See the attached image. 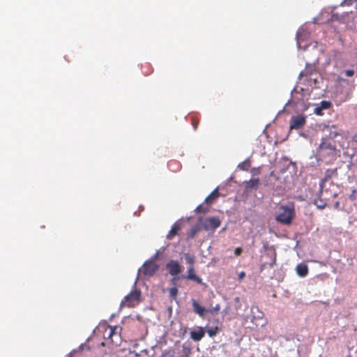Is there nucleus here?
I'll return each mask as SVG.
<instances>
[{"label":"nucleus","mask_w":357,"mask_h":357,"mask_svg":"<svg viewBox=\"0 0 357 357\" xmlns=\"http://www.w3.org/2000/svg\"><path fill=\"white\" fill-rule=\"evenodd\" d=\"M295 217V208L293 203L284 206L281 205L278 207V214L275 216V220L283 225H291Z\"/></svg>","instance_id":"obj_1"},{"label":"nucleus","mask_w":357,"mask_h":357,"mask_svg":"<svg viewBox=\"0 0 357 357\" xmlns=\"http://www.w3.org/2000/svg\"><path fill=\"white\" fill-rule=\"evenodd\" d=\"M141 291L139 289H132L121 303V307H134L140 302Z\"/></svg>","instance_id":"obj_2"},{"label":"nucleus","mask_w":357,"mask_h":357,"mask_svg":"<svg viewBox=\"0 0 357 357\" xmlns=\"http://www.w3.org/2000/svg\"><path fill=\"white\" fill-rule=\"evenodd\" d=\"M220 220L218 217H211L203 220L201 225L205 231H213L220 225Z\"/></svg>","instance_id":"obj_3"},{"label":"nucleus","mask_w":357,"mask_h":357,"mask_svg":"<svg viewBox=\"0 0 357 357\" xmlns=\"http://www.w3.org/2000/svg\"><path fill=\"white\" fill-rule=\"evenodd\" d=\"M166 268L171 275L176 276L183 271V266L178 261L171 259L166 264Z\"/></svg>","instance_id":"obj_4"},{"label":"nucleus","mask_w":357,"mask_h":357,"mask_svg":"<svg viewBox=\"0 0 357 357\" xmlns=\"http://www.w3.org/2000/svg\"><path fill=\"white\" fill-rule=\"evenodd\" d=\"M159 266L153 261H146L142 269V272L144 275L147 276H151L158 270Z\"/></svg>","instance_id":"obj_5"},{"label":"nucleus","mask_w":357,"mask_h":357,"mask_svg":"<svg viewBox=\"0 0 357 357\" xmlns=\"http://www.w3.org/2000/svg\"><path fill=\"white\" fill-rule=\"evenodd\" d=\"M306 122V118L303 115L293 116L290 120V129L298 130L302 128Z\"/></svg>","instance_id":"obj_6"},{"label":"nucleus","mask_w":357,"mask_h":357,"mask_svg":"<svg viewBox=\"0 0 357 357\" xmlns=\"http://www.w3.org/2000/svg\"><path fill=\"white\" fill-rule=\"evenodd\" d=\"M188 274L185 277V279L192 280L197 284H202V279L195 274V270L194 266H188Z\"/></svg>","instance_id":"obj_7"},{"label":"nucleus","mask_w":357,"mask_h":357,"mask_svg":"<svg viewBox=\"0 0 357 357\" xmlns=\"http://www.w3.org/2000/svg\"><path fill=\"white\" fill-rule=\"evenodd\" d=\"M205 331L203 327L199 326L197 327V329H195L190 332V337L195 342L200 341L204 336Z\"/></svg>","instance_id":"obj_8"},{"label":"nucleus","mask_w":357,"mask_h":357,"mask_svg":"<svg viewBox=\"0 0 357 357\" xmlns=\"http://www.w3.org/2000/svg\"><path fill=\"white\" fill-rule=\"evenodd\" d=\"M260 184V180L259 178H252L249 181H244L245 190H250L252 189L257 190Z\"/></svg>","instance_id":"obj_9"},{"label":"nucleus","mask_w":357,"mask_h":357,"mask_svg":"<svg viewBox=\"0 0 357 357\" xmlns=\"http://www.w3.org/2000/svg\"><path fill=\"white\" fill-rule=\"evenodd\" d=\"M337 176V169H328L325 172V176L321 181L320 186L322 188L325 182H326L328 179L336 177Z\"/></svg>","instance_id":"obj_10"},{"label":"nucleus","mask_w":357,"mask_h":357,"mask_svg":"<svg viewBox=\"0 0 357 357\" xmlns=\"http://www.w3.org/2000/svg\"><path fill=\"white\" fill-rule=\"evenodd\" d=\"M109 331L108 334L107 338L111 340V342L112 343L117 344V340L120 339V335H119V332L117 331L119 329V327L117 326H109Z\"/></svg>","instance_id":"obj_11"},{"label":"nucleus","mask_w":357,"mask_h":357,"mask_svg":"<svg viewBox=\"0 0 357 357\" xmlns=\"http://www.w3.org/2000/svg\"><path fill=\"white\" fill-rule=\"evenodd\" d=\"M192 305L193 307V310L195 313L199 314V317H203L204 316L205 312H206V310L201 306L195 300L192 301Z\"/></svg>","instance_id":"obj_12"},{"label":"nucleus","mask_w":357,"mask_h":357,"mask_svg":"<svg viewBox=\"0 0 357 357\" xmlns=\"http://www.w3.org/2000/svg\"><path fill=\"white\" fill-rule=\"evenodd\" d=\"M296 271L300 277H305L308 273V267L305 264H299L297 265Z\"/></svg>","instance_id":"obj_13"},{"label":"nucleus","mask_w":357,"mask_h":357,"mask_svg":"<svg viewBox=\"0 0 357 357\" xmlns=\"http://www.w3.org/2000/svg\"><path fill=\"white\" fill-rule=\"evenodd\" d=\"M328 149L331 151H335V148L328 140H323L319 146V152Z\"/></svg>","instance_id":"obj_14"},{"label":"nucleus","mask_w":357,"mask_h":357,"mask_svg":"<svg viewBox=\"0 0 357 357\" xmlns=\"http://www.w3.org/2000/svg\"><path fill=\"white\" fill-rule=\"evenodd\" d=\"M218 196L219 192L218 190L216 188L209 195H208L206 197L204 202L207 204H211L214 202V200H215L218 197Z\"/></svg>","instance_id":"obj_15"},{"label":"nucleus","mask_w":357,"mask_h":357,"mask_svg":"<svg viewBox=\"0 0 357 357\" xmlns=\"http://www.w3.org/2000/svg\"><path fill=\"white\" fill-rule=\"evenodd\" d=\"M181 229V225L178 223H174L169 231L167 238L171 239L172 237L176 236L178 231Z\"/></svg>","instance_id":"obj_16"},{"label":"nucleus","mask_w":357,"mask_h":357,"mask_svg":"<svg viewBox=\"0 0 357 357\" xmlns=\"http://www.w3.org/2000/svg\"><path fill=\"white\" fill-rule=\"evenodd\" d=\"M201 225H197L194 227H192L187 233V236L188 238H192L195 234L201 230L202 229Z\"/></svg>","instance_id":"obj_17"},{"label":"nucleus","mask_w":357,"mask_h":357,"mask_svg":"<svg viewBox=\"0 0 357 357\" xmlns=\"http://www.w3.org/2000/svg\"><path fill=\"white\" fill-rule=\"evenodd\" d=\"M160 357H176V352L173 349L164 350Z\"/></svg>","instance_id":"obj_18"},{"label":"nucleus","mask_w":357,"mask_h":357,"mask_svg":"<svg viewBox=\"0 0 357 357\" xmlns=\"http://www.w3.org/2000/svg\"><path fill=\"white\" fill-rule=\"evenodd\" d=\"M184 257H185V259L187 264H189V266H194L195 257L193 255H191L188 253H185Z\"/></svg>","instance_id":"obj_19"},{"label":"nucleus","mask_w":357,"mask_h":357,"mask_svg":"<svg viewBox=\"0 0 357 357\" xmlns=\"http://www.w3.org/2000/svg\"><path fill=\"white\" fill-rule=\"evenodd\" d=\"M314 204L319 209H324L326 206V203L320 198L315 199Z\"/></svg>","instance_id":"obj_20"},{"label":"nucleus","mask_w":357,"mask_h":357,"mask_svg":"<svg viewBox=\"0 0 357 357\" xmlns=\"http://www.w3.org/2000/svg\"><path fill=\"white\" fill-rule=\"evenodd\" d=\"M250 167V162L249 160H245L244 162L238 165V168L244 171H248Z\"/></svg>","instance_id":"obj_21"},{"label":"nucleus","mask_w":357,"mask_h":357,"mask_svg":"<svg viewBox=\"0 0 357 357\" xmlns=\"http://www.w3.org/2000/svg\"><path fill=\"white\" fill-rule=\"evenodd\" d=\"M331 105L332 104L330 101L323 100L321 102L319 107L320 109H329L331 107Z\"/></svg>","instance_id":"obj_22"},{"label":"nucleus","mask_w":357,"mask_h":357,"mask_svg":"<svg viewBox=\"0 0 357 357\" xmlns=\"http://www.w3.org/2000/svg\"><path fill=\"white\" fill-rule=\"evenodd\" d=\"M219 329L218 327L215 328H211L207 330V333L211 337H213L216 335V334L218 333Z\"/></svg>","instance_id":"obj_23"},{"label":"nucleus","mask_w":357,"mask_h":357,"mask_svg":"<svg viewBox=\"0 0 357 357\" xmlns=\"http://www.w3.org/2000/svg\"><path fill=\"white\" fill-rule=\"evenodd\" d=\"M178 290L176 287H172L169 289V296L172 298H176L177 294H178Z\"/></svg>","instance_id":"obj_24"},{"label":"nucleus","mask_w":357,"mask_h":357,"mask_svg":"<svg viewBox=\"0 0 357 357\" xmlns=\"http://www.w3.org/2000/svg\"><path fill=\"white\" fill-rule=\"evenodd\" d=\"M220 310V304H216L215 307H213L211 310H208V312H209L211 314H217Z\"/></svg>","instance_id":"obj_25"},{"label":"nucleus","mask_w":357,"mask_h":357,"mask_svg":"<svg viewBox=\"0 0 357 357\" xmlns=\"http://www.w3.org/2000/svg\"><path fill=\"white\" fill-rule=\"evenodd\" d=\"M357 0H344L341 3H340V6H351L354 2H356Z\"/></svg>","instance_id":"obj_26"},{"label":"nucleus","mask_w":357,"mask_h":357,"mask_svg":"<svg viewBox=\"0 0 357 357\" xmlns=\"http://www.w3.org/2000/svg\"><path fill=\"white\" fill-rule=\"evenodd\" d=\"M190 354H191L190 349L184 348L183 351V354L180 356V357H190Z\"/></svg>","instance_id":"obj_27"},{"label":"nucleus","mask_w":357,"mask_h":357,"mask_svg":"<svg viewBox=\"0 0 357 357\" xmlns=\"http://www.w3.org/2000/svg\"><path fill=\"white\" fill-rule=\"evenodd\" d=\"M208 209L207 208H204L202 205H199L196 208H195V211L197 213H206L208 212Z\"/></svg>","instance_id":"obj_28"},{"label":"nucleus","mask_w":357,"mask_h":357,"mask_svg":"<svg viewBox=\"0 0 357 357\" xmlns=\"http://www.w3.org/2000/svg\"><path fill=\"white\" fill-rule=\"evenodd\" d=\"M356 197H357V190L354 189L352 191H351V195H349V199L352 201L356 199Z\"/></svg>","instance_id":"obj_29"},{"label":"nucleus","mask_w":357,"mask_h":357,"mask_svg":"<svg viewBox=\"0 0 357 357\" xmlns=\"http://www.w3.org/2000/svg\"><path fill=\"white\" fill-rule=\"evenodd\" d=\"M261 173V170H260V168H252L251 169V174L253 175V176H256V175H259Z\"/></svg>","instance_id":"obj_30"},{"label":"nucleus","mask_w":357,"mask_h":357,"mask_svg":"<svg viewBox=\"0 0 357 357\" xmlns=\"http://www.w3.org/2000/svg\"><path fill=\"white\" fill-rule=\"evenodd\" d=\"M344 73L347 77H352L354 75V70L352 69L347 70Z\"/></svg>","instance_id":"obj_31"},{"label":"nucleus","mask_w":357,"mask_h":357,"mask_svg":"<svg viewBox=\"0 0 357 357\" xmlns=\"http://www.w3.org/2000/svg\"><path fill=\"white\" fill-rule=\"evenodd\" d=\"M242 251H243L242 248H241V247H238V248H236L235 249V250H234V254H235V255H236V256H239V255H241Z\"/></svg>","instance_id":"obj_32"},{"label":"nucleus","mask_w":357,"mask_h":357,"mask_svg":"<svg viewBox=\"0 0 357 357\" xmlns=\"http://www.w3.org/2000/svg\"><path fill=\"white\" fill-rule=\"evenodd\" d=\"M322 109H320V107H317L315 109H314V113L317 115H322L323 113H322Z\"/></svg>","instance_id":"obj_33"},{"label":"nucleus","mask_w":357,"mask_h":357,"mask_svg":"<svg viewBox=\"0 0 357 357\" xmlns=\"http://www.w3.org/2000/svg\"><path fill=\"white\" fill-rule=\"evenodd\" d=\"M192 124L194 129L196 130L197 128L199 122L197 120H195V119H192Z\"/></svg>","instance_id":"obj_34"},{"label":"nucleus","mask_w":357,"mask_h":357,"mask_svg":"<svg viewBox=\"0 0 357 357\" xmlns=\"http://www.w3.org/2000/svg\"><path fill=\"white\" fill-rule=\"evenodd\" d=\"M245 272L241 271V272L238 274V279H239L240 280H241L242 279H243V278H245Z\"/></svg>","instance_id":"obj_35"},{"label":"nucleus","mask_w":357,"mask_h":357,"mask_svg":"<svg viewBox=\"0 0 357 357\" xmlns=\"http://www.w3.org/2000/svg\"><path fill=\"white\" fill-rule=\"evenodd\" d=\"M309 75V73L307 72V70H303L300 73V77H304V76H307Z\"/></svg>","instance_id":"obj_36"},{"label":"nucleus","mask_w":357,"mask_h":357,"mask_svg":"<svg viewBox=\"0 0 357 357\" xmlns=\"http://www.w3.org/2000/svg\"><path fill=\"white\" fill-rule=\"evenodd\" d=\"M84 347H86V349H89H89H90V348H89V347H87L86 344H81V345H80V347H79V349H80V350H83Z\"/></svg>","instance_id":"obj_37"},{"label":"nucleus","mask_w":357,"mask_h":357,"mask_svg":"<svg viewBox=\"0 0 357 357\" xmlns=\"http://www.w3.org/2000/svg\"><path fill=\"white\" fill-rule=\"evenodd\" d=\"M252 322L256 326H258L259 324L255 322V317L253 316L252 318Z\"/></svg>","instance_id":"obj_38"},{"label":"nucleus","mask_w":357,"mask_h":357,"mask_svg":"<svg viewBox=\"0 0 357 357\" xmlns=\"http://www.w3.org/2000/svg\"><path fill=\"white\" fill-rule=\"evenodd\" d=\"M275 255L276 254L274 253V259H273V263L271 264V266H273L274 264H275V261H276V257H275Z\"/></svg>","instance_id":"obj_39"},{"label":"nucleus","mask_w":357,"mask_h":357,"mask_svg":"<svg viewBox=\"0 0 357 357\" xmlns=\"http://www.w3.org/2000/svg\"><path fill=\"white\" fill-rule=\"evenodd\" d=\"M340 206V202H336L334 204V207L337 209Z\"/></svg>","instance_id":"obj_40"},{"label":"nucleus","mask_w":357,"mask_h":357,"mask_svg":"<svg viewBox=\"0 0 357 357\" xmlns=\"http://www.w3.org/2000/svg\"><path fill=\"white\" fill-rule=\"evenodd\" d=\"M353 139L355 142L357 143V132L354 135Z\"/></svg>","instance_id":"obj_41"},{"label":"nucleus","mask_w":357,"mask_h":357,"mask_svg":"<svg viewBox=\"0 0 357 357\" xmlns=\"http://www.w3.org/2000/svg\"><path fill=\"white\" fill-rule=\"evenodd\" d=\"M266 324V321L264 320V321L261 324V326H264Z\"/></svg>","instance_id":"obj_42"},{"label":"nucleus","mask_w":357,"mask_h":357,"mask_svg":"<svg viewBox=\"0 0 357 357\" xmlns=\"http://www.w3.org/2000/svg\"><path fill=\"white\" fill-rule=\"evenodd\" d=\"M259 313H260V314H261V317H259V318H260L261 319H264V317H264V314H263V313H262V312H259Z\"/></svg>","instance_id":"obj_43"},{"label":"nucleus","mask_w":357,"mask_h":357,"mask_svg":"<svg viewBox=\"0 0 357 357\" xmlns=\"http://www.w3.org/2000/svg\"><path fill=\"white\" fill-rule=\"evenodd\" d=\"M158 253H155V257H155V259H157V257H158Z\"/></svg>","instance_id":"obj_44"},{"label":"nucleus","mask_w":357,"mask_h":357,"mask_svg":"<svg viewBox=\"0 0 357 357\" xmlns=\"http://www.w3.org/2000/svg\"><path fill=\"white\" fill-rule=\"evenodd\" d=\"M356 9L357 10V4H356Z\"/></svg>","instance_id":"obj_45"}]
</instances>
